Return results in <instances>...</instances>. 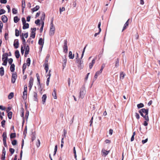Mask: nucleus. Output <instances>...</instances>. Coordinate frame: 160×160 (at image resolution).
<instances>
[{
  "mask_svg": "<svg viewBox=\"0 0 160 160\" xmlns=\"http://www.w3.org/2000/svg\"><path fill=\"white\" fill-rule=\"evenodd\" d=\"M25 51V56L26 57L28 54L29 52V47L26 45H23L21 47V52L22 54H23Z\"/></svg>",
  "mask_w": 160,
  "mask_h": 160,
  "instance_id": "nucleus-1",
  "label": "nucleus"
},
{
  "mask_svg": "<svg viewBox=\"0 0 160 160\" xmlns=\"http://www.w3.org/2000/svg\"><path fill=\"white\" fill-rule=\"evenodd\" d=\"M139 113L143 117L145 118L146 117H148V109H145V108H142L140 109L139 111Z\"/></svg>",
  "mask_w": 160,
  "mask_h": 160,
  "instance_id": "nucleus-2",
  "label": "nucleus"
},
{
  "mask_svg": "<svg viewBox=\"0 0 160 160\" xmlns=\"http://www.w3.org/2000/svg\"><path fill=\"white\" fill-rule=\"evenodd\" d=\"M7 133L6 132H3L2 134L3 140V144L5 146L7 145L6 143V138H7Z\"/></svg>",
  "mask_w": 160,
  "mask_h": 160,
  "instance_id": "nucleus-3",
  "label": "nucleus"
},
{
  "mask_svg": "<svg viewBox=\"0 0 160 160\" xmlns=\"http://www.w3.org/2000/svg\"><path fill=\"white\" fill-rule=\"evenodd\" d=\"M45 17V15L44 14H43L42 15V17L41 18V20L43 21ZM44 25V22L43 21L42 22V26L40 29V32H42L43 31V29Z\"/></svg>",
  "mask_w": 160,
  "mask_h": 160,
  "instance_id": "nucleus-4",
  "label": "nucleus"
},
{
  "mask_svg": "<svg viewBox=\"0 0 160 160\" xmlns=\"http://www.w3.org/2000/svg\"><path fill=\"white\" fill-rule=\"evenodd\" d=\"M36 29V28L32 29V32L30 34V37L32 38H34L35 37V32Z\"/></svg>",
  "mask_w": 160,
  "mask_h": 160,
  "instance_id": "nucleus-5",
  "label": "nucleus"
},
{
  "mask_svg": "<svg viewBox=\"0 0 160 160\" xmlns=\"http://www.w3.org/2000/svg\"><path fill=\"white\" fill-rule=\"evenodd\" d=\"M33 78L32 77H31L29 81L28 86V87L29 88V89L30 90L31 89L33 85Z\"/></svg>",
  "mask_w": 160,
  "mask_h": 160,
  "instance_id": "nucleus-6",
  "label": "nucleus"
},
{
  "mask_svg": "<svg viewBox=\"0 0 160 160\" xmlns=\"http://www.w3.org/2000/svg\"><path fill=\"white\" fill-rule=\"evenodd\" d=\"M17 78V74L15 73H13L12 74V83H14L16 81V78Z\"/></svg>",
  "mask_w": 160,
  "mask_h": 160,
  "instance_id": "nucleus-7",
  "label": "nucleus"
},
{
  "mask_svg": "<svg viewBox=\"0 0 160 160\" xmlns=\"http://www.w3.org/2000/svg\"><path fill=\"white\" fill-rule=\"evenodd\" d=\"M55 28L52 25L50 28V29L49 32V34L50 35H53L54 33Z\"/></svg>",
  "mask_w": 160,
  "mask_h": 160,
  "instance_id": "nucleus-8",
  "label": "nucleus"
},
{
  "mask_svg": "<svg viewBox=\"0 0 160 160\" xmlns=\"http://www.w3.org/2000/svg\"><path fill=\"white\" fill-rule=\"evenodd\" d=\"M109 152V151H107L105 149H102V156H105L107 155Z\"/></svg>",
  "mask_w": 160,
  "mask_h": 160,
  "instance_id": "nucleus-9",
  "label": "nucleus"
},
{
  "mask_svg": "<svg viewBox=\"0 0 160 160\" xmlns=\"http://www.w3.org/2000/svg\"><path fill=\"white\" fill-rule=\"evenodd\" d=\"M8 18L5 15H3L2 17V20L4 22H6L8 21Z\"/></svg>",
  "mask_w": 160,
  "mask_h": 160,
  "instance_id": "nucleus-10",
  "label": "nucleus"
},
{
  "mask_svg": "<svg viewBox=\"0 0 160 160\" xmlns=\"http://www.w3.org/2000/svg\"><path fill=\"white\" fill-rule=\"evenodd\" d=\"M13 45L15 48H17L19 46V42L18 40H15L14 42Z\"/></svg>",
  "mask_w": 160,
  "mask_h": 160,
  "instance_id": "nucleus-11",
  "label": "nucleus"
},
{
  "mask_svg": "<svg viewBox=\"0 0 160 160\" xmlns=\"http://www.w3.org/2000/svg\"><path fill=\"white\" fill-rule=\"evenodd\" d=\"M145 120V121L144 122L143 125L144 126H147L148 125V122L149 121V119L148 117H146L145 118H144Z\"/></svg>",
  "mask_w": 160,
  "mask_h": 160,
  "instance_id": "nucleus-12",
  "label": "nucleus"
},
{
  "mask_svg": "<svg viewBox=\"0 0 160 160\" xmlns=\"http://www.w3.org/2000/svg\"><path fill=\"white\" fill-rule=\"evenodd\" d=\"M6 151L5 150H3L2 155L1 159L2 160H5Z\"/></svg>",
  "mask_w": 160,
  "mask_h": 160,
  "instance_id": "nucleus-13",
  "label": "nucleus"
},
{
  "mask_svg": "<svg viewBox=\"0 0 160 160\" xmlns=\"http://www.w3.org/2000/svg\"><path fill=\"white\" fill-rule=\"evenodd\" d=\"M39 44L42 47L44 44V40L42 38H40L38 41Z\"/></svg>",
  "mask_w": 160,
  "mask_h": 160,
  "instance_id": "nucleus-14",
  "label": "nucleus"
},
{
  "mask_svg": "<svg viewBox=\"0 0 160 160\" xmlns=\"http://www.w3.org/2000/svg\"><path fill=\"white\" fill-rule=\"evenodd\" d=\"M39 8V6L38 5H37L35 7L32 8L31 10L32 12H34L37 11Z\"/></svg>",
  "mask_w": 160,
  "mask_h": 160,
  "instance_id": "nucleus-15",
  "label": "nucleus"
},
{
  "mask_svg": "<svg viewBox=\"0 0 160 160\" xmlns=\"http://www.w3.org/2000/svg\"><path fill=\"white\" fill-rule=\"evenodd\" d=\"M23 26L22 28L23 29H25L28 28L29 25L28 23H24L23 24Z\"/></svg>",
  "mask_w": 160,
  "mask_h": 160,
  "instance_id": "nucleus-16",
  "label": "nucleus"
},
{
  "mask_svg": "<svg viewBox=\"0 0 160 160\" xmlns=\"http://www.w3.org/2000/svg\"><path fill=\"white\" fill-rule=\"evenodd\" d=\"M28 36V33H22V34L20 35V37L21 38L23 37L24 38H27Z\"/></svg>",
  "mask_w": 160,
  "mask_h": 160,
  "instance_id": "nucleus-17",
  "label": "nucleus"
},
{
  "mask_svg": "<svg viewBox=\"0 0 160 160\" xmlns=\"http://www.w3.org/2000/svg\"><path fill=\"white\" fill-rule=\"evenodd\" d=\"M47 98V96L46 94H44L43 95L42 97V102L43 104L45 103L46 101V100Z\"/></svg>",
  "mask_w": 160,
  "mask_h": 160,
  "instance_id": "nucleus-18",
  "label": "nucleus"
},
{
  "mask_svg": "<svg viewBox=\"0 0 160 160\" xmlns=\"http://www.w3.org/2000/svg\"><path fill=\"white\" fill-rule=\"evenodd\" d=\"M25 2L24 0H22V12H23L24 11V9L25 7Z\"/></svg>",
  "mask_w": 160,
  "mask_h": 160,
  "instance_id": "nucleus-19",
  "label": "nucleus"
},
{
  "mask_svg": "<svg viewBox=\"0 0 160 160\" xmlns=\"http://www.w3.org/2000/svg\"><path fill=\"white\" fill-rule=\"evenodd\" d=\"M95 61L94 60H92V62L90 63L89 64V67L90 69H91L92 67L93 64H94Z\"/></svg>",
  "mask_w": 160,
  "mask_h": 160,
  "instance_id": "nucleus-20",
  "label": "nucleus"
},
{
  "mask_svg": "<svg viewBox=\"0 0 160 160\" xmlns=\"http://www.w3.org/2000/svg\"><path fill=\"white\" fill-rule=\"evenodd\" d=\"M15 54L17 58H19L20 57V54L19 51L18 50H17L15 51Z\"/></svg>",
  "mask_w": 160,
  "mask_h": 160,
  "instance_id": "nucleus-21",
  "label": "nucleus"
},
{
  "mask_svg": "<svg viewBox=\"0 0 160 160\" xmlns=\"http://www.w3.org/2000/svg\"><path fill=\"white\" fill-rule=\"evenodd\" d=\"M27 92L24 91L23 93V98L24 99H26L27 98Z\"/></svg>",
  "mask_w": 160,
  "mask_h": 160,
  "instance_id": "nucleus-22",
  "label": "nucleus"
},
{
  "mask_svg": "<svg viewBox=\"0 0 160 160\" xmlns=\"http://www.w3.org/2000/svg\"><path fill=\"white\" fill-rule=\"evenodd\" d=\"M10 70L12 72H13L15 70V65L13 64H12L10 67Z\"/></svg>",
  "mask_w": 160,
  "mask_h": 160,
  "instance_id": "nucleus-23",
  "label": "nucleus"
},
{
  "mask_svg": "<svg viewBox=\"0 0 160 160\" xmlns=\"http://www.w3.org/2000/svg\"><path fill=\"white\" fill-rule=\"evenodd\" d=\"M0 73L1 76H3L4 74V68L2 67H1L0 68Z\"/></svg>",
  "mask_w": 160,
  "mask_h": 160,
  "instance_id": "nucleus-24",
  "label": "nucleus"
},
{
  "mask_svg": "<svg viewBox=\"0 0 160 160\" xmlns=\"http://www.w3.org/2000/svg\"><path fill=\"white\" fill-rule=\"evenodd\" d=\"M8 54L7 53H6L3 54L2 55V59H8Z\"/></svg>",
  "mask_w": 160,
  "mask_h": 160,
  "instance_id": "nucleus-25",
  "label": "nucleus"
},
{
  "mask_svg": "<svg viewBox=\"0 0 160 160\" xmlns=\"http://www.w3.org/2000/svg\"><path fill=\"white\" fill-rule=\"evenodd\" d=\"M20 20V19L18 16H15L14 17V21L15 23L18 22Z\"/></svg>",
  "mask_w": 160,
  "mask_h": 160,
  "instance_id": "nucleus-26",
  "label": "nucleus"
},
{
  "mask_svg": "<svg viewBox=\"0 0 160 160\" xmlns=\"http://www.w3.org/2000/svg\"><path fill=\"white\" fill-rule=\"evenodd\" d=\"M69 57L70 59H73L74 58V55L72 54V53L71 51L69 52Z\"/></svg>",
  "mask_w": 160,
  "mask_h": 160,
  "instance_id": "nucleus-27",
  "label": "nucleus"
},
{
  "mask_svg": "<svg viewBox=\"0 0 160 160\" xmlns=\"http://www.w3.org/2000/svg\"><path fill=\"white\" fill-rule=\"evenodd\" d=\"M2 61L3 62L2 65L4 66H6L7 64V59H2Z\"/></svg>",
  "mask_w": 160,
  "mask_h": 160,
  "instance_id": "nucleus-28",
  "label": "nucleus"
},
{
  "mask_svg": "<svg viewBox=\"0 0 160 160\" xmlns=\"http://www.w3.org/2000/svg\"><path fill=\"white\" fill-rule=\"evenodd\" d=\"M52 95L53 96L54 98L55 99H56L57 98V97L56 95V90L54 89L53 91V93L52 94Z\"/></svg>",
  "mask_w": 160,
  "mask_h": 160,
  "instance_id": "nucleus-29",
  "label": "nucleus"
},
{
  "mask_svg": "<svg viewBox=\"0 0 160 160\" xmlns=\"http://www.w3.org/2000/svg\"><path fill=\"white\" fill-rule=\"evenodd\" d=\"M30 59L29 58H28L27 60L26 61V62L25 63L26 64L27 66H29L30 64Z\"/></svg>",
  "mask_w": 160,
  "mask_h": 160,
  "instance_id": "nucleus-30",
  "label": "nucleus"
},
{
  "mask_svg": "<svg viewBox=\"0 0 160 160\" xmlns=\"http://www.w3.org/2000/svg\"><path fill=\"white\" fill-rule=\"evenodd\" d=\"M12 13L14 14H16L18 13V10L15 8H13L12 10Z\"/></svg>",
  "mask_w": 160,
  "mask_h": 160,
  "instance_id": "nucleus-31",
  "label": "nucleus"
},
{
  "mask_svg": "<svg viewBox=\"0 0 160 160\" xmlns=\"http://www.w3.org/2000/svg\"><path fill=\"white\" fill-rule=\"evenodd\" d=\"M44 69L46 72H47L48 70V63H45L44 65Z\"/></svg>",
  "mask_w": 160,
  "mask_h": 160,
  "instance_id": "nucleus-32",
  "label": "nucleus"
},
{
  "mask_svg": "<svg viewBox=\"0 0 160 160\" xmlns=\"http://www.w3.org/2000/svg\"><path fill=\"white\" fill-rule=\"evenodd\" d=\"M8 112V118L9 119H11L12 118V112Z\"/></svg>",
  "mask_w": 160,
  "mask_h": 160,
  "instance_id": "nucleus-33",
  "label": "nucleus"
},
{
  "mask_svg": "<svg viewBox=\"0 0 160 160\" xmlns=\"http://www.w3.org/2000/svg\"><path fill=\"white\" fill-rule=\"evenodd\" d=\"M16 137V134L15 133H11L10 135V137L11 139L14 138Z\"/></svg>",
  "mask_w": 160,
  "mask_h": 160,
  "instance_id": "nucleus-34",
  "label": "nucleus"
},
{
  "mask_svg": "<svg viewBox=\"0 0 160 160\" xmlns=\"http://www.w3.org/2000/svg\"><path fill=\"white\" fill-rule=\"evenodd\" d=\"M33 97H34V99L35 101H37V94L36 92H34L33 93Z\"/></svg>",
  "mask_w": 160,
  "mask_h": 160,
  "instance_id": "nucleus-35",
  "label": "nucleus"
},
{
  "mask_svg": "<svg viewBox=\"0 0 160 160\" xmlns=\"http://www.w3.org/2000/svg\"><path fill=\"white\" fill-rule=\"evenodd\" d=\"M14 94L13 92H11L8 96V98L9 99H11L13 97Z\"/></svg>",
  "mask_w": 160,
  "mask_h": 160,
  "instance_id": "nucleus-36",
  "label": "nucleus"
},
{
  "mask_svg": "<svg viewBox=\"0 0 160 160\" xmlns=\"http://www.w3.org/2000/svg\"><path fill=\"white\" fill-rule=\"evenodd\" d=\"M6 122V121L5 120H3L1 122V125L2 126L3 128H4L5 126V124Z\"/></svg>",
  "mask_w": 160,
  "mask_h": 160,
  "instance_id": "nucleus-37",
  "label": "nucleus"
},
{
  "mask_svg": "<svg viewBox=\"0 0 160 160\" xmlns=\"http://www.w3.org/2000/svg\"><path fill=\"white\" fill-rule=\"evenodd\" d=\"M144 105L143 103H140L137 105V107L138 108H140L143 107Z\"/></svg>",
  "mask_w": 160,
  "mask_h": 160,
  "instance_id": "nucleus-38",
  "label": "nucleus"
},
{
  "mask_svg": "<svg viewBox=\"0 0 160 160\" xmlns=\"http://www.w3.org/2000/svg\"><path fill=\"white\" fill-rule=\"evenodd\" d=\"M128 24H129V23H128V20L126 22V23L125 24L124 27L123 28V29L122 30H124L126 28L128 25Z\"/></svg>",
  "mask_w": 160,
  "mask_h": 160,
  "instance_id": "nucleus-39",
  "label": "nucleus"
},
{
  "mask_svg": "<svg viewBox=\"0 0 160 160\" xmlns=\"http://www.w3.org/2000/svg\"><path fill=\"white\" fill-rule=\"evenodd\" d=\"M3 27V24L2 21H0V31L2 32V29Z\"/></svg>",
  "mask_w": 160,
  "mask_h": 160,
  "instance_id": "nucleus-40",
  "label": "nucleus"
},
{
  "mask_svg": "<svg viewBox=\"0 0 160 160\" xmlns=\"http://www.w3.org/2000/svg\"><path fill=\"white\" fill-rule=\"evenodd\" d=\"M15 35L17 37H18L19 35V31L17 29L15 30Z\"/></svg>",
  "mask_w": 160,
  "mask_h": 160,
  "instance_id": "nucleus-41",
  "label": "nucleus"
},
{
  "mask_svg": "<svg viewBox=\"0 0 160 160\" xmlns=\"http://www.w3.org/2000/svg\"><path fill=\"white\" fill-rule=\"evenodd\" d=\"M17 143V141L16 140H13L12 142V144L13 146L16 145Z\"/></svg>",
  "mask_w": 160,
  "mask_h": 160,
  "instance_id": "nucleus-42",
  "label": "nucleus"
},
{
  "mask_svg": "<svg viewBox=\"0 0 160 160\" xmlns=\"http://www.w3.org/2000/svg\"><path fill=\"white\" fill-rule=\"evenodd\" d=\"M125 76V74L124 73H123V72L121 73L120 74V78L123 79Z\"/></svg>",
  "mask_w": 160,
  "mask_h": 160,
  "instance_id": "nucleus-43",
  "label": "nucleus"
},
{
  "mask_svg": "<svg viewBox=\"0 0 160 160\" xmlns=\"http://www.w3.org/2000/svg\"><path fill=\"white\" fill-rule=\"evenodd\" d=\"M36 76L37 77V79L38 80V83L40 84V80L39 76V74H38L37 73L36 74Z\"/></svg>",
  "mask_w": 160,
  "mask_h": 160,
  "instance_id": "nucleus-44",
  "label": "nucleus"
},
{
  "mask_svg": "<svg viewBox=\"0 0 160 160\" xmlns=\"http://www.w3.org/2000/svg\"><path fill=\"white\" fill-rule=\"evenodd\" d=\"M6 11L3 9H1L0 10V15L5 13Z\"/></svg>",
  "mask_w": 160,
  "mask_h": 160,
  "instance_id": "nucleus-45",
  "label": "nucleus"
},
{
  "mask_svg": "<svg viewBox=\"0 0 160 160\" xmlns=\"http://www.w3.org/2000/svg\"><path fill=\"white\" fill-rule=\"evenodd\" d=\"M9 151L10 152L11 154H12L15 152V150L14 149L12 148H10L9 149Z\"/></svg>",
  "mask_w": 160,
  "mask_h": 160,
  "instance_id": "nucleus-46",
  "label": "nucleus"
},
{
  "mask_svg": "<svg viewBox=\"0 0 160 160\" xmlns=\"http://www.w3.org/2000/svg\"><path fill=\"white\" fill-rule=\"evenodd\" d=\"M27 66V64L26 63H24V64H23V67H22V69H23V71H24L26 69Z\"/></svg>",
  "mask_w": 160,
  "mask_h": 160,
  "instance_id": "nucleus-47",
  "label": "nucleus"
},
{
  "mask_svg": "<svg viewBox=\"0 0 160 160\" xmlns=\"http://www.w3.org/2000/svg\"><path fill=\"white\" fill-rule=\"evenodd\" d=\"M21 38L23 44V45H26V44H25L26 41H25V38H24L23 37Z\"/></svg>",
  "mask_w": 160,
  "mask_h": 160,
  "instance_id": "nucleus-48",
  "label": "nucleus"
},
{
  "mask_svg": "<svg viewBox=\"0 0 160 160\" xmlns=\"http://www.w3.org/2000/svg\"><path fill=\"white\" fill-rule=\"evenodd\" d=\"M73 152L74 154V156L75 158L77 159V155H76V152L75 150V147H74L73 148Z\"/></svg>",
  "mask_w": 160,
  "mask_h": 160,
  "instance_id": "nucleus-49",
  "label": "nucleus"
},
{
  "mask_svg": "<svg viewBox=\"0 0 160 160\" xmlns=\"http://www.w3.org/2000/svg\"><path fill=\"white\" fill-rule=\"evenodd\" d=\"M135 116L137 119H139V118H140L139 115V114L138 113H137V112H136L135 113Z\"/></svg>",
  "mask_w": 160,
  "mask_h": 160,
  "instance_id": "nucleus-50",
  "label": "nucleus"
},
{
  "mask_svg": "<svg viewBox=\"0 0 160 160\" xmlns=\"http://www.w3.org/2000/svg\"><path fill=\"white\" fill-rule=\"evenodd\" d=\"M65 10V8L63 7H62V8H60V13H61V12H63V11H64Z\"/></svg>",
  "mask_w": 160,
  "mask_h": 160,
  "instance_id": "nucleus-51",
  "label": "nucleus"
},
{
  "mask_svg": "<svg viewBox=\"0 0 160 160\" xmlns=\"http://www.w3.org/2000/svg\"><path fill=\"white\" fill-rule=\"evenodd\" d=\"M0 2L1 3L5 4L7 2V0H0Z\"/></svg>",
  "mask_w": 160,
  "mask_h": 160,
  "instance_id": "nucleus-52",
  "label": "nucleus"
},
{
  "mask_svg": "<svg viewBox=\"0 0 160 160\" xmlns=\"http://www.w3.org/2000/svg\"><path fill=\"white\" fill-rule=\"evenodd\" d=\"M49 77H48V79H47V85H49V80H50V77L51 76V74H49Z\"/></svg>",
  "mask_w": 160,
  "mask_h": 160,
  "instance_id": "nucleus-53",
  "label": "nucleus"
},
{
  "mask_svg": "<svg viewBox=\"0 0 160 160\" xmlns=\"http://www.w3.org/2000/svg\"><path fill=\"white\" fill-rule=\"evenodd\" d=\"M5 38L6 40H7L8 39V33H5L4 35Z\"/></svg>",
  "mask_w": 160,
  "mask_h": 160,
  "instance_id": "nucleus-54",
  "label": "nucleus"
},
{
  "mask_svg": "<svg viewBox=\"0 0 160 160\" xmlns=\"http://www.w3.org/2000/svg\"><path fill=\"white\" fill-rule=\"evenodd\" d=\"M8 63L10 64H12V63L13 62V60L12 58H10L8 60Z\"/></svg>",
  "mask_w": 160,
  "mask_h": 160,
  "instance_id": "nucleus-55",
  "label": "nucleus"
},
{
  "mask_svg": "<svg viewBox=\"0 0 160 160\" xmlns=\"http://www.w3.org/2000/svg\"><path fill=\"white\" fill-rule=\"evenodd\" d=\"M22 24L23 23H26V21L25 20V18H22Z\"/></svg>",
  "mask_w": 160,
  "mask_h": 160,
  "instance_id": "nucleus-56",
  "label": "nucleus"
},
{
  "mask_svg": "<svg viewBox=\"0 0 160 160\" xmlns=\"http://www.w3.org/2000/svg\"><path fill=\"white\" fill-rule=\"evenodd\" d=\"M101 22H99V23H98V28H99V32H100L101 31V28H100V26H101Z\"/></svg>",
  "mask_w": 160,
  "mask_h": 160,
  "instance_id": "nucleus-57",
  "label": "nucleus"
},
{
  "mask_svg": "<svg viewBox=\"0 0 160 160\" xmlns=\"http://www.w3.org/2000/svg\"><path fill=\"white\" fill-rule=\"evenodd\" d=\"M0 109L2 110H4L6 109V108L2 106H0Z\"/></svg>",
  "mask_w": 160,
  "mask_h": 160,
  "instance_id": "nucleus-58",
  "label": "nucleus"
},
{
  "mask_svg": "<svg viewBox=\"0 0 160 160\" xmlns=\"http://www.w3.org/2000/svg\"><path fill=\"white\" fill-rule=\"evenodd\" d=\"M7 8L8 9V12H9L10 11V8L9 5H7L6 6Z\"/></svg>",
  "mask_w": 160,
  "mask_h": 160,
  "instance_id": "nucleus-59",
  "label": "nucleus"
},
{
  "mask_svg": "<svg viewBox=\"0 0 160 160\" xmlns=\"http://www.w3.org/2000/svg\"><path fill=\"white\" fill-rule=\"evenodd\" d=\"M86 48V46L84 48H83V51H82V57L84 55V53L85 51V50Z\"/></svg>",
  "mask_w": 160,
  "mask_h": 160,
  "instance_id": "nucleus-60",
  "label": "nucleus"
},
{
  "mask_svg": "<svg viewBox=\"0 0 160 160\" xmlns=\"http://www.w3.org/2000/svg\"><path fill=\"white\" fill-rule=\"evenodd\" d=\"M40 22V20L39 19H38L37 20H36L35 21V23L37 25L39 24Z\"/></svg>",
  "mask_w": 160,
  "mask_h": 160,
  "instance_id": "nucleus-61",
  "label": "nucleus"
},
{
  "mask_svg": "<svg viewBox=\"0 0 160 160\" xmlns=\"http://www.w3.org/2000/svg\"><path fill=\"white\" fill-rule=\"evenodd\" d=\"M113 132V130L112 129H110L109 131V133L110 135L112 134Z\"/></svg>",
  "mask_w": 160,
  "mask_h": 160,
  "instance_id": "nucleus-62",
  "label": "nucleus"
},
{
  "mask_svg": "<svg viewBox=\"0 0 160 160\" xmlns=\"http://www.w3.org/2000/svg\"><path fill=\"white\" fill-rule=\"evenodd\" d=\"M148 141V139L147 138L144 140H142V142L143 144H144L146 142Z\"/></svg>",
  "mask_w": 160,
  "mask_h": 160,
  "instance_id": "nucleus-63",
  "label": "nucleus"
},
{
  "mask_svg": "<svg viewBox=\"0 0 160 160\" xmlns=\"http://www.w3.org/2000/svg\"><path fill=\"white\" fill-rule=\"evenodd\" d=\"M31 17L30 16H28L27 18V21L28 22H29L30 20Z\"/></svg>",
  "mask_w": 160,
  "mask_h": 160,
  "instance_id": "nucleus-64",
  "label": "nucleus"
}]
</instances>
